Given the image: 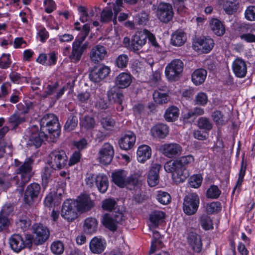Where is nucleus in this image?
<instances>
[{"mask_svg":"<svg viewBox=\"0 0 255 255\" xmlns=\"http://www.w3.org/2000/svg\"><path fill=\"white\" fill-rule=\"evenodd\" d=\"M26 121L25 116L20 115L16 112L13 114L9 118L8 123L12 129H16L19 125Z\"/></svg>","mask_w":255,"mask_h":255,"instance_id":"4c0bfd02","label":"nucleus"},{"mask_svg":"<svg viewBox=\"0 0 255 255\" xmlns=\"http://www.w3.org/2000/svg\"><path fill=\"white\" fill-rule=\"evenodd\" d=\"M233 72L236 77L243 78L246 77L247 73V65L243 59L237 57L232 64Z\"/></svg>","mask_w":255,"mask_h":255,"instance_id":"4be33fe9","label":"nucleus"},{"mask_svg":"<svg viewBox=\"0 0 255 255\" xmlns=\"http://www.w3.org/2000/svg\"><path fill=\"white\" fill-rule=\"evenodd\" d=\"M88 44L87 42L84 43L82 46L72 44V50L69 56L71 62L77 63L81 60L84 52L87 48Z\"/></svg>","mask_w":255,"mask_h":255,"instance_id":"bb28decb","label":"nucleus"},{"mask_svg":"<svg viewBox=\"0 0 255 255\" xmlns=\"http://www.w3.org/2000/svg\"><path fill=\"white\" fill-rule=\"evenodd\" d=\"M157 201L161 204L167 205L171 202V198L170 194L164 191H158L156 197Z\"/></svg>","mask_w":255,"mask_h":255,"instance_id":"8fccbe9b","label":"nucleus"},{"mask_svg":"<svg viewBox=\"0 0 255 255\" xmlns=\"http://www.w3.org/2000/svg\"><path fill=\"white\" fill-rule=\"evenodd\" d=\"M150 133L154 138L164 139L169 133V127L164 124H157L151 128Z\"/></svg>","mask_w":255,"mask_h":255,"instance_id":"a878e982","label":"nucleus"},{"mask_svg":"<svg viewBox=\"0 0 255 255\" xmlns=\"http://www.w3.org/2000/svg\"><path fill=\"white\" fill-rule=\"evenodd\" d=\"M221 191L216 185H213L207 190L206 196L211 199H217L221 195Z\"/></svg>","mask_w":255,"mask_h":255,"instance_id":"4d7b16f0","label":"nucleus"},{"mask_svg":"<svg viewBox=\"0 0 255 255\" xmlns=\"http://www.w3.org/2000/svg\"><path fill=\"white\" fill-rule=\"evenodd\" d=\"M48 158V164L54 170L63 168L68 162V157L65 152L61 149H56L52 151L49 154Z\"/></svg>","mask_w":255,"mask_h":255,"instance_id":"0eeeda50","label":"nucleus"},{"mask_svg":"<svg viewBox=\"0 0 255 255\" xmlns=\"http://www.w3.org/2000/svg\"><path fill=\"white\" fill-rule=\"evenodd\" d=\"M13 210L14 207L11 204H5L2 207L0 211V215L8 218L9 216L12 214Z\"/></svg>","mask_w":255,"mask_h":255,"instance_id":"774afa93","label":"nucleus"},{"mask_svg":"<svg viewBox=\"0 0 255 255\" xmlns=\"http://www.w3.org/2000/svg\"><path fill=\"white\" fill-rule=\"evenodd\" d=\"M187 241L194 252L198 253L201 251L202 244L199 235L193 232H190L188 235Z\"/></svg>","mask_w":255,"mask_h":255,"instance_id":"c756f323","label":"nucleus"},{"mask_svg":"<svg viewBox=\"0 0 255 255\" xmlns=\"http://www.w3.org/2000/svg\"><path fill=\"white\" fill-rule=\"evenodd\" d=\"M31 107V103H24V104L19 103L17 105V108L18 111L16 112L20 115L25 116V114L29 113Z\"/></svg>","mask_w":255,"mask_h":255,"instance_id":"338daca9","label":"nucleus"},{"mask_svg":"<svg viewBox=\"0 0 255 255\" xmlns=\"http://www.w3.org/2000/svg\"><path fill=\"white\" fill-rule=\"evenodd\" d=\"M183 68L184 63L181 60H172L165 68L166 78L170 82L177 81L181 76Z\"/></svg>","mask_w":255,"mask_h":255,"instance_id":"423d86ee","label":"nucleus"},{"mask_svg":"<svg viewBox=\"0 0 255 255\" xmlns=\"http://www.w3.org/2000/svg\"><path fill=\"white\" fill-rule=\"evenodd\" d=\"M78 120L77 117L73 114H71L64 126V129L66 131L74 130L78 125Z\"/></svg>","mask_w":255,"mask_h":255,"instance_id":"a18cd8bd","label":"nucleus"},{"mask_svg":"<svg viewBox=\"0 0 255 255\" xmlns=\"http://www.w3.org/2000/svg\"><path fill=\"white\" fill-rule=\"evenodd\" d=\"M210 26L213 33L218 36L224 35L225 28L222 22L217 18H212L210 21Z\"/></svg>","mask_w":255,"mask_h":255,"instance_id":"e433bc0d","label":"nucleus"},{"mask_svg":"<svg viewBox=\"0 0 255 255\" xmlns=\"http://www.w3.org/2000/svg\"><path fill=\"white\" fill-rule=\"evenodd\" d=\"M197 125L199 128L207 131L212 128L211 122L206 117L200 118L197 121Z\"/></svg>","mask_w":255,"mask_h":255,"instance_id":"09e8293b","label":"nucleus"},{"mask_svg":"<svg viewBox=\"0 0 255 255\" xmlns=\"http://www.w3.org/2000/svg\"><path fill=\"white\" fill-rule=\"evenodd\" d=\"M33 235L25 234L23 237L19 234H14L9 238L10 248L13 252L19 253L25 248H30L32 245Z\"/></svg>","mask_w":255,"mask_h":255,"instance_id":"20e7f679","label":"nucleus"},{"mask_svg":"<svg viewBox=\"0 0 255 255\" xmlns=\"http://www.w3.org/2000/svg\"><path fill=\"white\" fill-rule=\"evenodd\" d=\"M202 179L200 174L193 175L188 180L189 185L192 188H197L201 186Z\"/></svg>","mask_w":255,"mask_h":255,"instance_id":"864d4df0","label":"nucleus"},{"mask_svg":"<svg viewBox=\"0 0 255 255\" xmlns=\"http://www.w3.org/2000/svg\"><path fill=\"white\" fill-rule=\"evenodd\" d=\"M207 74L206 70L204 69H196L191 75V80L195 85H200L204 82Z\"/></svg>","mask_w":255,"mask_h":255,"instance_id":"f704fd0d","label":"nucleus"},{"mask_svg":"<svg viewBox=\"0 0 255 255\" xmlns=\"http://www.w3.org/2000/svg\"><path fill=\"white\" fill-rule=\"evenodd\" d=\"M76 206L78 211L86 212L90 210L94 206V203L91 200L90 195L87 194H82L77 199Z\"/></svg>","mask_w":255,"mask_h":255,"instance_id":"5701e85b","label":"nucleus"},{"mask_svg":"<svg viewBox=\"0 0 255 255\" xmlns=\"http://www.w3.org/2000/svg\"><path fill=\"white\" fill-rule=\"evenodd\" d=\"M194 161V158L192 155L182 156L176 160L167 161L164 165V169L166 172L172 173L176 182H183L189 175L185 167Z\"/></svg>","mask_w":255,"mask_h":255,"instance_id":"f03ea898","label":"nucleus"},{"mask_svg":"<svg viewBox=\"0 0 255 255\" xmlns=\"http://www.w3.org/2000/svg\"><path fill=\"white\" fill-rule=\"evenodd\" d=\"M208 101L207 95L203 92L199 93L195 97L194 102L195 105L205 106Z\"/></svg>","mask_w":255,"mask_h":255,"instance_id":"052dcab7","label":"nucleus"},{"mask_svg":"<svg viewBox=\"0 0 255 255\" xmlns=\"http://www.w3.org/2000/svg\"><path fill=\"white\" fill-rule=\"evenodd\" d=\"M80 126L86 130L93 128L95 126V121L93 117L85 115L80 120Z\"/></svg>","mask_w":255,"mask_h":255,"instance_id":"37998d69","label":"nucleus"},{"mask_svg":"<svg viewBox=\"0 0 255 255\" xmlns=\"http://www.w3.org/2000/svg\"><path fill=\"white\" fill-rule=\"evenodd\" d=\"M152 96L154 102L158 104L167 103L169 100L167 94L163 93L158 91H154Z\"/></svg>","mask_w":255,"mask_h":255,"instance_id":"de8ad7c7","label":"nucleus"},{"mask_svg":"<svg viewBox=\"0 0 255 255\" xmlns=\"http://www.w3.org/2000/svg\"><path fill=\"white\" fill-rule=\"evenodd\" d=\"M76 202L71 199H67L64 201L61 209V216L68 222H72L77 218L78 211Z\"/></svg>","mask_w":255,"mask_h":255,"instance_id":"f8f14e48","label":"nucleus"},{"mask_svg":"<svg viewBox=\"0 0 255 255\" xmlns=\"http://www.w3.org/2000/svg\"><path fill=\"white\" fill-rule=\"evenodd\" d=\"M124 220V216L122 212H115L112 214H105L103 216L102 222L105 228L114 232L118 229V225L121 224Z\"/></svg>","mask_w":255,"mask_h":255,"instance_id":"1a4fd4ad","label":"nucleus"},{"mask_svg":"<svg viewBox=\"0 0 255 255\" xmlns=\"http://www.w3.org/2000/svg\"><path fill=\"white\" fill-rule=\"evenodd\" d=\"M107 243L105 240L101 237H95L89 243L90 251L95 254H100L105 250Z\"/></svg>","mask_w":255,"mask_h":255,"instance_id":"393cba45","label":"nucleus"},{"mask_svg":"<svg viewBox=\"0 0 255 255\" xmlns=\"http://www.w3.org/2000/svg\"><path fill=\"white\" fill-rule=\"evenodd\" d=\"M128 61V56L125 54H122L116 58L115 64L118 68L123 69L127 67Z\"/></svg>","mask_w":255,"mask_h":255,"instance_id":"49530a36","label":"nucleus"},{"mask_svg":"<svg viewBox=\"0 0 255 255\" xmlns=\"http://www.w3.org/2000/svg\"><path fill=\"white\" fill-rule=\"evenodd\" d=\"M114 149L109 142L105 143L98 152V160L104 165L109 164L113 160L114 155Z\"/></svg>","mask_w":255,"mask_h":255,"instance_id":"dca6fc26","label":"nucleus"},{"mask_svg":"<svg viewBox=\"0 0 255 255\" xmlns=\"http://www.w3.org/2000/svg\"><path fill=\"white\" fill-rule=\"evenodd\" d=\"M156 9V16L161 22L167 23L172 20L174 12L173 6L171 3L161 2L157 7L155 5L153 4L152 9Z\"/></svg>","mask_w":255,"mask_h":255,"instance_id":"6e6552de","label":"nucleus"},{"mask_svg":"<svg viewBox=\"0 0 255 255\" xmlns=\"http://www.w3.org/2000/svg\"><path fill=\"white\" fill-rule=\"evenodd\" d=\"M248 164L246 162L244 161V158H242L241 168L238 174V179L237 180L236 185L234 189L233 192L236 190L237 188H240L244 181L245 175L246 173V170L247 168Z\"/></svg>","mask_w":255,"mask_h":255,"instance_id":"c03bdc74","label":"nucleus"},{"mask_svg":"<svg viewBox=\"0 0 255 255\" xmlns=\"http://www.w3.org/2000/svg\"><path fill=\"white\" fill-rule=\"evenodd\" d=\"M52 252L55 255L62 254L64 250V245L61 241L54 242L51 245Z\"/></svg>","mask_w":255,"mask_h":255,"instance_id":"bf43d9fd","label":"nucleus"},{"mask_svg":"<svg viewBox=\"0 0 255 255\" xmlns=\"http://www.w3.org/2000/svg\"><path fill=\"white\" fill-rule=\"evenodd\" d=\"M90 31V27L89 24H85L82 27V29L80 33L77 36L73 42L72 44L82 46L83 42L85 40L86 38L89 34Z\"/></svg>","mask_w":255,"mask_h":255,"instance_id":"ea45409f","label":"nucleus"},{"mask_svg":"<svg viewBox=\"0 0 255 255\" xmlns=\"http://www.w3.org/2000/svg\"><path fill=\"white\" fill-rule=\"evenodd\" d=\"M179 110L175 106L169 107L164 114V118L167 122H173L176 120L179 116Z\"/></svg>","mask_w":255,"mask_h":255,"instance_id":"a19ab883","label":"nucleus"},{"mask_svg":"<svg viewBox=\"0 0 255 255\" xmlns=\"http://www.w3.org/2000/svg\"><path fill=\"white\" fill-rule=\"evenodd\" d=\"M52 169H53L51 167H45L44 168L43 171L41 174V177L42 180V185L44 187L47 186L48 183L50 180Z\"/></svg>","mask_w":255,"mask_h":255,"instance_id":"e2e57ef3","label":"nucleus"},{"mask_svg":"<svg viewBox=\"0 0 255 255\" xmlns=\"http://www.w3.org/2000/svg\"><path fill=\"white\" fill-rule=\"evenodd\" d=\"M186 40V35L184 32L176 31L172 34L170 43L175 46L182 45Z\"/></svg>","mask_w":255,"mask_h":255,"instance_id":"58836bf2","label":"nucleus"},{"mask_svg":"<svg viewBox=\"0 0 255 255\" xmlns=\"http://www.w3.org/2000/svg\"><path fill=\"white\" fill-rule=\"evenodd\" d=\"M47 139V135L43 130L39 131L37 127H33L30 130L27 144L30 146L40 147L42 142Z\"/></svg>","mask_w":255,"mask_h":255,"instance_id":"2eb2a0df","label":"nucleus"},{"mask_svg":"<svg viewBox=\"0 0 255 255\" xmlns=\"http://www.w3.org/2000/svg\"><path fill=\"white\" fill-rule=\"evenodd\" d=\"M147 36L143 31H137L130 41L129 49L134 53L138 51L146 44Z\"/></svg>","mask_w":255,"mask_h":255,"instance_id":"aec40b11","label":"nucleus"},{"mask_svg":"<svg viewBox=\"0 0 255 255\" xmlns=\"http://www.w3.org/2000/svg\"><path fill=\"white\" fill-rule=\"evenodd\" d=\"M10 55L9 54H3L0 57V68L2 69L8 68L11 61L10 59Z\"/></svg>","mask_w":255,"mask_h":255,"instance_id":"69168bd1","label":"nucleus"},{"mask_svg":"<svg viewBox=\"0 0 255 255\" xmlns=\"http://www.w3.org/2000/svg\"><path fill=\"white\" fill-rule=\"evenodd\" d=\"M117 202L113 198L106 199L102 201V208L104 210L111 211L115 208Z\"/></svg>","mask_w":255,"mask_h":255,"instance_id":"6e6d98bb","label":"nucleus"},{"mask_svg":"<svg viewBox=\"0 0 255 255\" xmlns=\"http://www.w3.org/2000/svg\"><path fill=\"white\" fill-rule=\"evenodd\" d=\"M108 55L107 49L101 45H96L93 47L90 52V60L95 64L102 61Z\"/></svg>","mask_w":255,"mask_h":255,"instance_id":"412c9836","label":"nucleus"},{"mask_svg":"<svg viewBox=\"0 0 255 255\" xmlns=\"http://www.w3.org/2000/svg\"><path fill=\"white\" fill-rule=\"evenodd\" d=\"M221 4L225 13L229 15L236 13L240 7L239 0H221Z\"/></svg>","mask_w":255,"mask_h":255,"instance_id":"c85d7f7f","label":"nucleus"},{"mask_svg":"<svg viewBox=\"0 0 255 255\" xmlns=\"http://www.w3.org/2000/svg\"><path fill=\"white\" fill-rule=\"evenodd\" d=\"M40 129L41 130L48 131L54 136H59L60 133V125L57 117L53 114H46L44 115L40 121Z\"/></svg>","mask_w":255,"mask_h":255,"instance_id":"39448f33","label":"nucleus"},{"mask_svg":"<svg viewBox=\"0 0 255 255\" xmlns=\"http://www.w3.org/2000/svg\"><path fill=\"white\" fill-rule=\"evenodd\" d=\"M98 222L97 219L93 217H88L85 219L83 224V231L88 235L95 234L98 228Z\"/></svg>","mask_w":255,"mask_h":255,"instance_id":"7c9ffc66","label":"nucleus"},{"mask_svg":"<svg viewBox=\"0 0 255 255\" xmlns=\"http://www.w3.org/2000/svg\"><path fill=\"white\" fill-rule=\"evenodd\" d=\"M215 45L214 40L209 36L196 38L192 42V47L195 51L203 53L210 52Z\"/></svg>","mask_w":255,"mask_h":255,"instance_id":"9d476101","label":"nucleus"},{"mask_svg":"<svg viewBox=\"0 0 255 255\" xmlns=\"http://www.w3.org/2000/svg\"><path fill=\"white\" fill-rule=\"evenodd\" d=\"M160 150L165 156L169 158H175L180 155L182 148L179 144L173 142L163 144Z\"/></svg>","mask_w":255,"mask_h":255,"instance_id":"a211bd4d","label":"nucleus"},{"mask_svg":"<svg viewBox=\"0 0 255 255\" xmlns=\"http://www.w3.org/2000/svg\"><path fill=\"white\" fill-rule=\"evenodd\" d=\"M41 193V186L37 183L29 184L24 194V201L28 205H31L38 201Z\"/></svg>","mask_w":255,"mask_h":255,"instance_id":"ddd939ff","label":"nucleus"},{"mask_svg":"<svg viewBox=\"0 0 255 255\" xmlns=\"http://www.w3.org/2000/svg\"><path fill=\"white\" fill-rule=\"evenodd\" d=\"M200 203L199 197L196 193L186 195L184 199L183 210L187 215H192L197 211Z\"/></svg>","mask_w":255,"mask_h":255,"instance_id":"9b49d317","label":"nucleus"},{"mask_svg":"<svg viewBox=\"0 0 255 255\" xmlns=\"http://www.w3.org/2000/svg\"><path fill=\"white\" fill-rule=\"evenodd\" d=\"M128 171L125 170H116L112 173V181L120 188H124L128 185L133 186L137 185L139 182L137 175L133 174L128 176Z\"/></svg>","mask_w":255,"mask_h":255,"instance_id":"7ed1b4c3","label":"nucleus"},{"mask_svg":"<svg viewBox=\"0 0 255 255\" xmlns=\"http://www.w3.org/2000/svg\"><path fill=\"white\" fill-rule=\"evenodd\" d=\"M165 216L164 212L161 211H154L149 215L150 222L155 227H157L160 221H162Z\"/></svg>","mask_w":255,"mask_h":255,"instance_id":"79ce46f5","label":"nucleus"},{"mask_svg":"<svg viewBox=\"0 0 255 255\" xmlns=\"http://www.w3.org/2000/svg\"><path fill=\"white\" fill-rule=\"evenodd\" d=\"M58 87L59 83L57 81L48 84L45 88L42 97L45 98L52 96V100L55 102L56 101L61 97L67 90V88L65 87H63L58 89Z\"/></svg>","mask_w":255,"mask_h":255,"instance_id":"f3484780","label":"nucleus"},{"mask_svg":"<svg viewBox=\"0 0 255 255\" xmlns=\"http://www.w3.org/2000/svg\"><path fill=\"white\" fill-rule=\"evenodd\" d=\"M137 159L140 163H144L150 158L151 155V149L147 145L139 146L137 150Z\"/></svg>","mask_w":255,"mask_h":255,"instance_id":"473e14b6","label":"nucleus"},{"mask_svg":"<svg viewBox=\"0 0 255 255\" xmlns=\"http://www.w3.org/2000/svg\"><path fill=\"white\" fill-rule=\"evenodd\" d=\"M132 82V76L129 73L122 72L115 78L116 87L119 89L128 88Z\"/></svg>","mask_w":255,"mask_h":255,"instance_id":"cd10ccee","label":"nucleus"},{"mask_svg":"<svg viewBox=\"0 0 255 255\" xmlns=\"http://www.w3.org/2000/svg\"><path fill=\"white\" fill-rule=\"evenodd\" d=\"M200 223L202 228L205 230H209L213 228L212 220L207 215H203L201 216Z\"/></svg>","mask_w":255,"mask_h":255,"instance_id":"603ef678","label":"nucleus"},{"mask_svg":"<svg viewBox=\"0 0 255 255\" xmlns=\"http://www.w3.org/2000/svg\"><path fill=\"white\" fill-rule=\"evenodd\" d=\"M95 185L98 190L101 193H105L109 187V180L108 177L103 174L96 175Z\"/></svg>","mask_w":255,"mask_h":255,"instance_id":"c9c22d12","label":"nucleus"},{"mask_svg":"<svg viewBox=\"0 0 255 255\" xmlns=\"http://www.w3.org/2000/svg\"><path fill=\"white\" fill-rule=\"evenodd\" d=\"M16 226L20 228L23 231L26 230L30 226L31 221L26 216L20 217L16 222Z\"/></svg>","mask_w":255,"mask_h":255,"instance_id":"13d9d810","label":"nucleus"},{"mask_svg":"<svg viewBox=\"0 0 255 255\" xmlns=\"http://www.w3.org/2000/svg\"><path fill=\"white\" fill-rule=\"evenodd\" d=\"M161 166L159 164H155L152 166L147 175V182L149 186H156L159 181V171Z\"/></svg>","mask_w":255,"mask_h":255,"instance_id":"2f4dec72","label":"nucleus"},{"mask_svg":"<svg viewBox=\"0 0 255 255\" xmlns=\"http://www.w3.org/2000/svg\"><path fill=\"white\" fill-rule=\"evenodd\" d=\"M245 17L249 21H255V5L248 6L245 11Z\"/></svg>","mask_w":255,"mask_h":255,"instance_id":"0e129e2a","label":"nucleus"},{"mask_svg":"<svg viewBox=\"0 0 255 255\" xmlns=\"http://www.w3.org/2000/svg\"><path fill=\"white\" fill-rule=\"evenodd\" d=\"M172 4L178 13L185 12L187 9V0H171Z\"/></svg>","mask_w":255,"mask_h":255,"instance_id":"3c124183","label":"nucleus"},{"mask_svg":"<svg viewBox=\"0 0 255 255\" xmlns=\"http://www.w3.org/2000/svg\"><path fill=\"white\" fill-rule=\"evenodd\" d=\"M108 97L110 101L116 103L119 105H121L123 103V94L117 87H113L110 89L108 92Z\"/></svg>","mask_w":255,"mask_h":255,"instance_id":"72a5a7b5","label":"nucleus"},{"mask_svg":"<svg viewBox=\"0 0 255 255\" xmlns=\"http://www.w3.org/2000/svg\"><path fill=\"white\" fill-rule=\"evenodd\" d=\"M135 141V134L131 131H128L120 138L118 143L121 149L128 150L132 148Z\"/></svg>","mask_w":255,"mask_h":255,"instance_id":"b1692460","label":"nucleus"},{"mask_svg":"<svg viewBox=\"0 0 255 255\" xmlns=\"http://www.w3.org/2000/svg\"><path fill=\"white\" fill-rule=\"evenodd\" d=\"M101 122L103 128L107 130H112L115 124L114 120L109 117L103 118Z\"/></svg>","mask_w":255,"mask_h":255,"instance_id":"680f3d73","label":"nucleus"},{"mask_svg":"<svg viewBox=\"0 0 255 255\" xmlns=\"http://www.w3.org/2000/svg\"><path fill=\"white\" fill-rule=\"evenodd\" d=\"M110 72L111 69L108 66H95L90 71L89 78L93 82L99 83L107 77Z\"/></svg>","mask_w":255,"mask_h":255,"instance_id":"6ab92c4d","label":"nucleus"},{"mask_svg":"<svg viewBox=\"0 0 255 255\" xmlns=\"http://www.w3.org/2000/svg\"><path fill=\"white\" fill-rule=\"evenodd\" d=\"M222 209L221 204L219 202H213L207 204L206 206V212L208 214H213L220 212Z\"/></svg>","mask_w":255,"mask_h":255,"instance_id":"5fc2aeb1","label":"nucleus"},{"mask_svg":"<svg viewBox=\"0 0 255 255\" xmlns=\"http://www.w3.org/2000/svg\"><path fill=\"white\" fill-rule=\"evenodd\" d=\"M34 160L32 158H27L24 162L14 160L16 167L14 176L8 174H0V191L7 190L13 184L19 189L20 193L24 191V187L30 180L33 175L32 171Z\"/></svg>","mask_w":255,"mask_h":255,"instance_id":"f257e3e1","label":"nucleus"},{"mask_svg":"<svg viewBox=\"0 0 255 255\" xmlns=\"http://www.w3.org/2000/svg\"><path fill=\"white\" fill-rule=\"evenodd\" d=\"M33 233L32 244L36 245H42L49 238L50 233L48 229L41 224H35L33 227Z\"/></svg>","mask_w":255,"mask_h":255,"instance_id":"4468645a","label":"nucleus"}]
</instances>
